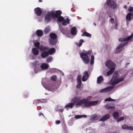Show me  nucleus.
Wrapping results in <instances>:
<instances>
[{"instance_id":"58","label":"nucleus","mask_w":133,"mask_h":133,"mask_svg":"<svg viewBox=\"0 0 133 133\" xmlns=\"http://www.w3.org/2000/svg\"><path fill=\"white\" fill-rule=\"evenodd\" d=\"M41 49H43L45 50L46 49V48L45 47H43L42 48H41Z\"/></svg>"},{"instance_id":"47","label":"nucleus","mask_w":133,"mask_h":133,"mask_svg":"<svg viewBox=\"0 0 133 133\" xmlns=\"http://www.w3.org/2000/svg\"><path fill=\"white\" fill-rule=\"evenodd\" d=\"M128 130H133V126H128Z\"/></svg>"},{"instance_id":"22","label":"nucleus","mask_w":133,"mask_h":133,"mask_svg":"<svg viewBox=\"0 0 133 133\" xmlns=\"http://www.w3.org/2000/svg\"><path fill=\"white\" fill-rule=\"evenodd\" d=\"M98 119L99 117L98 116L96 115H92L91 118V121L93 122H95L98 120Z\"/></svg>"},{"instance_id":"57","label":"nucleus","mask_w":133,"mask_h":133,"mask_svg":"<svg viewBox=\"0 0 133 133\" xmlns=\"http://www.w3.org/2000/svg\"><path fill=\"white\" fill-rule=\"evenodd\" d=\"M45 100H44V99L43 100V99H41L40 100L41 102H44L45 101H45Z\"/></svg>"},{"instance_id":"34","label":"nucleus","mask_w":133,"mask_h":133,"mask_svg":"<svg viewBox=\"0 0 133 133\" xmlns=\"http://www.w3.org/2000/svg\"><path fill=\"white\" fill-rule=\"evenodd\" d=\"M105 101H115V99H113L110 98V97L108 98L105 99L104 100Z\"/></svg>"},{"instance_id":"23","label":"nucleus","mask_w":133,"mask_h":133,"mask_svg":"<svg viewBox=\"0 0 133 133\" xmlns=\"http://www.w3.org/2000/svg\"><path fill=\"white\" fill-rule=\"evenodd\" d=\"M49 55V53L48 52L44 51L41 53V55L42 58H44L47 57Z\"/></svg>"},{"instance_id":"16","label":"nucleus","mask_w":133,"mask_h":133,"mask_svg":"<svg viewBox=\"0 0 133 133\" xmlns=\"http://www.w3.org/2000/svg\"><path fill=\"white\" fill-rule=\"evenodd\" d=\"M70 32L71 34L72 35H76L77 33L76 28L75 27L72 28L71 29Z\"/></svg>"},{"instance_id":"17","label":"nucleus","mask_w":133,"mask_h":133,"mask_svg":"<svg viewBox=\"0 0 133 133\" xmlns=\"http://www.w3.org/2000/svg\"><path fill=\"white\" fill-rule=\"evenodd\" d=\"M110 117V115L109 114H106L102 118L99 120V121H104L109 118Z\"/></svg>"},{"instance_id":"44","label":"nucleus","mask_w":133,"mask_h":133,"mask_svg":"<svg viewBox=\"0 0 133 133\" xmlns=\"http://www.w3.org/2000/svg\"><path fill=\"white\" fill-rule=\"evenodd\" d=\"M40 45V43L39 42H36L35 43V47L38 48L39 46Z\"/></svg>"},{"instance_id":"19","label":"nucleus","mask_w":133,"mask_h":133,"mask_svg":"<svg viewBox=\"0 0 133 133\" xmlns=\"http://www.w3.org/2000/svg\"><path fill=\"white\" fill-rule=\"evenodd\" d=\"M70 23V20L68 18H66L65 20H64L62 22V24L64 26H66Z\"/></svg>"},{"instance_id":"4","label":"nucleus","mask_w":133,"mask_h":133,"mask_svg":"<svg viewBox=\"0 0 133 133\" xmlns=\"http://www.w3.org/2000/svg\"><path fill=\"white\" fill-rule=\"evenodd\" d=\"M106 66L108 68H111V69L107 73L106 76H109L111 75L115 70V65L111 61L108 60L105 63Z\"/></svg>"},{"instance_id":"61","label":"nucleus","mask_w":133,"mask_h":133,"mask_svg":"<svg viewBox=\"0 0 133 133\" xmlns=\"http://www.w3.org/2000/svg\"><path fill=\"white\" fill-rule=\"evenodd\" d=\"M60 111H61V112H62L63 111V110H60Z\"/></svg>"},{"instance_id":"35","label":"nucleus","mask_w":133,"mask_h":133,"mask_svg":"<svg viewBox=\"0 0 133 133\" xmlns=\"http://www.w3.org/2000/svg\"><path fill=\"white\" fill-rule=\"evenodd\" d=\"M82 61L84 63L87 64L89 62V59H82Z\"/></svg>"},{"instance_id":"11","label":"nucleus","mask_w":133,"mask_h":133,"mask_svg":"<svg viewBox=\"0 0 133 133\" xmlns=\"http://www.w3.org/2000/svg\"><path fill=\"white\" fill-rule=\"evenodd\" d=\"M34 11L35 14L38 16H40L42 13V11L41 8L39 7L35 8Z\"/></svg>"},{"instance_id":"62","label":"nucleus","mask_w":133,"mask_h":133,"mask_svg":"<svg viewBox=\"0 0 133 133\" xmlns=\"http://www.w3.org/2000/svg\"><path fill=\"white\" fill-rule=\"evenodd\" d=\"M94 24L95 25V26H96V24H95V23H94Z\"/></svg>"},{"instance_id":"54","label":"nucleus","mask_w":133,"mask_h":133,"mask_svg":"<svg viewBox=\"0 0 133 133\" xmlns=\"http://www.w3.org/2000/svg\"><path fill=\"white\" fill-rule=\"evenodd\" d=\"M39 116H41V115H42L43 116V115L42 113H39Z\"/></svg>"},{"instance_id":"14","label":"nucleus","mask_w":133,"mask_h":133,"mask_svg":"<svg viewBox=\"0 0 133 133\" xmlns=\"http://www.w3.org/2000/svg\"><path fill=\"white\" fill-rule=\"evenodd\" d=\"M84 76L82 78L83 81H86L88 78V72L87 71H85L83 73Z\"/></svg>"},{"instance_id":"10","label":"nucleus","mask_w":133,"mask_h":133,"mask_svg":"<svg viewBox=\"0 0 133 133\" xmlns=\"http://www.w3.org/2000/svg\"><path fill=\"white\" fill-rule=\"evenodd\" d=\"M114 87L113 86L107 87L101 90L99 92L101 93L105 92L111 91Z\"/></svg>"},{"instance_id":"63","label":"nucleus","mask_w":133,"mask_h":133,"mask_svg":"<svg viewBox=\"0 0 133 133\" xmlns=\"http://www.w3.org/2000/svg\"><path fill=\"white\" fill-rule=\"evenodd\" d=\"M129 64V63H127V64H126V65H128Z\"/></svg>"},{"instance_id":"51","label":"nucleus","mask_w":133,"mask_h":133,"mask_svg":"<svg viewBox=\"0 0 133 133\" xmlns=\"http://www.w3.org/2000/svg\"><path fill=\"white\" fill-rule=\"evenodd\" d=\"M94 59H91V61L90 64H92L94 63Z\"/></svg>"},{"instance_id":"37","label":"nucleus","mask_w":133,"mask_h":133,"mask_svg":"<svg viewBox=\"0 0 133 133\" xmlns=\"http://www.w3.org/2000/svg\"><path fill=\"white\" fill-rule=\"evenodd\" d=\"M133 37V34H132L130 36H128L127 38H126V41H127L131 39Z\"/></svg>"},{"instance_id":"30","label":"nucleus","mask_w":133,"mask_h":133,"mask_svg":"<svg viewBox=\"0 0 133 133\" xmlns=\"http://www.w3.org/2000/svg\"><path fill=\"white\" fill-rule=\"evenodd\" d=\"M87 116L86 115H78L75 116V118L76 119L80 118L82 117H86Z\"/></svg>"},{"instance_id":"9","label":"nucleus","mask_w":133,"mask_h":133,"mask_svg":"<svg viewBox=\"0 0 133 133\" xmlns=\"http://www.w3.org/2000/svg\"><path fill=\"white\" fill-rule=\"evenodd\" d=\"M51 16L52 17L51 12L48 13L45 15L44 19L46 23L49 22L51 19Z\"/></svg>"},{"instance_id":"50","label":"nucleus","mask_w":133,"mask_h":133,"mask_svg":"<svg viewBox=\"0 0 133 133\" xmlns=\"http://www.w3.org/2000/svg\"><path fill=\"white\" fill-rule=\"evenodd\" d=\"M110 22L111 23L113 24L114 22V19L113 18H111L110 19Z\"/></svg>"},{"instance_id":"26","label":"nucleus","mask_w":133,"mask_h":133,"mask_svg":"<svg viewBox=\"0 0 133 133\" xmlns=\"http://www.w3.org/2000/svg\"><path fill=\"white\" fill-rule=\"evenodd\" d=\"M49 53V54L50 55L54 54L55 52V49L54 48H52L49 50L48 52Z\"/></svg>"},{"instance_id":"41","label":"nucleus","mask_w":133,"mask_h":133,"mask_svg":"<svg viewBox=\"0 0 133 133\" xmlns=\"http://www.w3.org/2000/svg\"><path fill=\"white\" fill-rule=\"evenodd\" d=\"M56 79V77L55 75H53L52 76L51 78V79L52 81H55Z\"/></svg>"},{"instance_id":"32","label":"nucleus","mask_w":133,"mask_h":133,"mask_svg":"<svg viewBox=\"0 0 133 133\" xmlns=\"http://www.w3.org/2000/svg\"><path fill=\"white\" fill-rule=\"evenodd\" d=\"M57 18L58 21L59 22H62L64 19V17L62 16H60Z\"/></svg>"},{"instance_id":"49","label":"nucleus","mask_w":133,"mask_h":133,"mask_svg":"<svg viewBox=\"0 0 133 133\" xmlns=\"http://www.w3.org/2000/svg\"><path fill=\"white\" fill-rule=\"evenodd\" d=\"M115 28L116 29H117V27L118 24H117V22L116 21H115Z\"/></svg>"},{"instance_id":"3","label":"nucleus","mask_w":133,"mask_h":133,"mask_svg":"<svg viewBox=\"0 0 133 133\" xmlns=\"http://www.w3.org/2000/svg\"><path fill=\"white\" fill-rule=\"evenodd\" d=\"M118 73L115 72L111 80L110 83L111 85H115L118 84L119 82L123 81L125 78L124 77H122L120 78H118Z\"/></svg>"},{"instance_id":"21","label":"nucleus","mask_w":133,"mask_h":133,"mask_svg":"<svg viewBox=\"0 0 133 133\" xmlns=\"http://www.w3.org/2000/svg\"><path fill=\"white\" fill-rule=\"evenodd\" d=\"M36 34L38 37H41L43 35V31L40 30H38L36 31Z\"/></svg>"},{"instance_id":"7","label":"nucleus","mask_w":133,"mask_h":133,"mask_svg":"<svg viewBox=\"0 0 133 133\" xmlns=\"http://www.w3.org/2000/svg\"><path fill=\"white\" fill-rule=\"evenodd\" d=\"M128 43V42L126 41L123 43L119 44L116 49L115 51L116 53H118L121 52L122 50L123 47L127 44Z\"/></svg>"},{"instance_id":"45","label":"nucleus","mask_w":133,"mask_h":133,"mask_svg":"<svg viewBox=\"0 0 133 133\" xmlns=\"http://www.w3.org/2000/svg\"><path fill=\"white\" fill-rule=\"evenodd\" d=\"M57 70V69H56V68H52L50 69V71L51 72H54L56 71Z\"/></svg>"},{"instance_id":"39","label":"nucleus","mask_w":133,"mask_h":133,"mask_svg":"<svg viewBox=\"0 0 133 133\" xmlns=\"http://www.w3.org/2000/svg\"><path fill=\"white\" fill-rule=\"evenodd\" d=\"M50 31V29L48 28H45L44 30V32L45 34H48Z\"/></svg>"},{"instance_id":"52","label":"nucleus","mask_w":133,"mask_h":133,"mask_svg":"<svg viewBox=\"0 0 133 133\" xmlns=\"http://www.w3.org/2000/svg\"><path fill=\"white\" fill-rule=\"evenodd\" d=\"M60 122L59 121H57L56 122V123L57 124L60 123Z\"/></svg>"},{"instance_id":"24","label":"nucleus","mask_w":133,"mask_h":133,"mask_svg":"<svg viewBox=\"0 0 133 133\" xmlns=\"http://www.w3.org/2000/svg\"><path fill=\"white\" fill-rule=\"evenodd\" d=\"M113 116L114 118L116 119H118L119 117V114L118 112L115 111L113 114Z\"/></svg>"},{"instance_id":"28","label":"nucleus","mask_w":133,"mask_h":133,"mask_svg":"<svg viewBox=\"0 0 133 133\" xmlns=\"http://www.w3.org/2000/svg\"><path fill=\"white\" fill-rule=\"evenodd\" d=\"M82 36H87L89 37H91V35L89 33L85 31L81 35Z\"/></svg>"},{"instance_id":"27","label":"nucleus","mask_w":133,"mask_h":133,"mask_svg":"<svg viewBox=\"0 0 133 133\" xmlns=\"http://www.w3.org/2000/svg\"><path fill=\"white\" fill-rule=\"evenodd\" d=\"M50 39H57V35L55 33H50Z\"/></svg>"},{"instance_id":"6","label":"nucleus","mask_w":133,"mask_h":133,"mask_svg":"<svg viewBox=\"0 0 133 133\" xmlns=\"http://www.w3.org/2000/svg\"><path fill=\"white\" fill-rule=\"evenodd\" d=\"M92 53V50H89L86 53L81 52L80 55L81 58H89Z\"/></svg>"},{"instance_id":"46","label":"nucleus","mask_w":133,"mask_h":133,"mask_svg":"<svg viewBox=\"0 0 133 133\" xmlns=\"http://www.w3.org/2000/svg\"><path fill=\"white\" fill-rule=\"evenodd\" d=\"M128 10L130 12L133 11V8L132 7H130L128 9Z\"/></svg>"},{"instance_id":"40","label":"nucleus","mask_w":133,"mask_h":133,"mask_svg":"<svg viewBox=\"0 0 133 133\" xmlns=\"http://www.w3.org/2000/svg\"><path fill=\"white\" fill-rule=\"evenodd\" d=\"M124 117H121L119 118H118V119H117V122H119L121 121H122L124 119Z\"/></svg>"},{"instance_id":"59","label":"nucleus","mask_w":133,"mask_h":133,"mask_svg":"<svg viewBox=\"0 0 133 133\" xmlns=\"http://www.w3.org/2000/svg\"><path fill=\"white\" fill-rule=\"evenodd\" d=\"M39 1L40 2H42V1L41 0H39Z\"/></svg>"},{"instance_id":"15","label":"nucleus","mask_w":133,"mask_h":133,"mask_svg":"<svg viewBox=\"0 0 133 133\" xmlns=\"http://www.w3.org/2000/svg\"><path fill=\"white\" fill-rule=\"evenodd\" d=\"M32 51L33 55L35 56H37L39 54V51L36 48H33L32 49Z\"/></svg>"},{"instance_id":"18","label":"nucleus","mask_w":133,"mask_h":133,"mask_svg":"<svg viewBox=\"0 0 133 133\" xmlns=\"http://www.w3.org/2000/svg\"><path fill=\"white\" fill-rule=\"evenodd\" d=\"M34 65H35V67L34 69L35 72L36 73H37L38 71H40L41 70L39 68L38 66H39V64H37V63H35Z\"/></svg>"},{"instance_id":"2","label":"nucleus","mask_w":133,"mask_h":133,"mask_svg":"<svg viewBox=\"0 0 133 133\" xmlns=\"http://www.w3.org/2000/svg\"><path fill=\"white\" fill-rule=\"evenodd\" d=\"M42 83L44 88L49 91H54L57 88L55 86V84L52 82L46 77L42 79Z\"/></svg>"},{"instance_id":"31","label":"nucleus","mask_w":133,"mask_h":133,"mask_svg":"<svg viewBox=\"0 0 133 133\" xmlns=\"http://www.w3.org/2000/svg\"><path fill=\"white\" fill-rule=\"evenodd\" d=\"M84 42V40L83 39H81L80 40L79 43H76V44L77 46L80 47L82 45V43Z\"/></svg>"},{"instance_id":"25","label":"nucleus","mask_w":133,"mask_h":133,"mask_svg":"<svg viewBox=\"0 0 133 133\" xmlns=\"http://www.w3.org/2000/svg\"><path fill=\"white\" fill-rule=\"evenodd\" d=\"M59 28L60 31L63 34H65L67 32L66 30L62 26L59 25Z\"/></svg>"},{"instance_id":"36","label":"nucleus","mask_w":133,"mask_h":133,"mask_svg":"<svg viewBox=\"0 0 133 133\" xmlns=\"http://www.w3.org/2000/svg\"><path fill=\"white\" fill-rule=\"evenodd\" d=\"M128 126L124 124L122 126V128L123 129H128Z\"/></svg>"},{"instance_id":"1","label":"nucleus","mask_w":133,"mask_h":133,"mask_svg":"<svg viewBox=\"0 0 133 133\" xmlns=\"http://www.w3.org/2000/svg\"><path fill=\"white\" fill-rule=\"evenodd\" d=\"M101 101V99L95 101H89L87 99H84L80 100V97H75L71 100V103L66 104L65 106V108L66 109L68 108H72L75 104L77 106L83 104L85 107H91L98 105L100 103Z\"/></svg>"},{"instance_id":"42","label":"nucleus","mask_w":133,"mask_h":133,"mask_svg":"<svg viewBox=\"0 0 133 133\" xmlns=\"http://www.w3.org/2000/svg\"><path fill=\"white\" fill-rule=\"evenodd\" d=\"M78 84H77L76 87L78 89H79L81 86L82 82H77Z\"/></svg>"},{"instance_id":"13","label":"nucleus","mask_w":133,"mask_h":133,"mask_svg":"<svg viewBox=\"0 0 133 133\" xmlns=\"http://www.w3.org/2000/svg\"><path fill=\"white\" fill-rule=\"evenodd\" d=\"M49 66V65L46 63H43L40 66V67L41 69L43 70L47 69Z\"/></svg>"},{"instance_id":"12","label":"nucleus","mask_w":133,"mask_h":133,"mask_svg":"<svg viewBox=\"0 0 133 133\" xmlns=\"http://www.w3.org/2000/svg\"><path fill=\"white\" fill-rule=\"evenodd\" d=\"M127 22L130 21L133 18V14L129 12L127 14L126 17Z\"/></svg>"},{"instance_id":"29","label":"nucleus","mask_w":133,"mask_h":133,"mask_svg":"<svg viewBox=\"0 0 133 133\" xmlns=\"http://www.w3.org/2000/svg\"><path fill=\"white\" fill-rule=\"evenodd\" d=\"M103 78L101 76H100L97 78V82L98 84L100 83L103 81Z\"/></svg>"},{"instance_id":"60","label":"nucleus","mask_w":133,"mask_h":133,"mask_svg":"<svg viewBox=\"0 0 133 133\" xmlns=\"http://www.w3.org/2000/svg\"><path fill=\"white\" fill-rule=\"evenodd\" d=\"M48 58H52V57H48Z\"/></svg>"},{"instance_id":"43","label":"nucleus","mask_w":133,"mask_h":133,"mask_svg":"<svg viewBox=\"0 0 133 133\" xmlns=\"http://www.w3.org/2000/svg\"><path fill=\"white\" fill-rule=\"evenodd\" d=\"M119 41L120 42H122L124 41H126V39L124 38H121L119 39Z\"/></svg>"},{"instance_id":"20","label":"nucleus","mask_w":133,"mask_h":133,"mask_svg":"<svg viewBox=\"0 0 133 133\" xmlns=\"http://www.w3.org/2000/svg\"><path fill=\"white\" fill-rule=\"evenodd\" d=\"M49 42L50 45H55L57 42V39H49Z\"/></svg>"},{"instance_id":"38","label":"nucleus","mask_w":133,"mask_h":133,"mask_svg":"<svg viewBox=\"0 0 133 133\" xmlns=\"http://www.w3.org/2000/svg\"><path fill=\"white\" fill-rule=\"evenodd\" d=\"M81 75H78L77 76V82H81Z\"/></svg>"},{"instance_id":"56","label":"nucleus","mask_w":133,"mask_h":133,"mask_svg":"<svg viewBox=\"0 0 133 133\" xmlns=\"http://www.w3.org/2000/svg\"><path fill=\"white\" fill-rule=\"evenodd\" d=\"M108 15L109 16L110 18H111L112 17L111 15L109 13V14H108Z\"/></svg>"},{"instance_id":"33","label":"nucleus","mask_w":133,"mask_h":133,"mask_svg":"<svg viewBox=\"0 0 133 133\" xmlns=\"http://www.w3.org/2000/svg\"><path fill=\"white\" fill-rule=\"evenodd\" d=\"M105 108L107 109H111L114 108V106H112L110 104H107L105 106Z\"/></svg>"},{"instance_id":"48","label":"nucleus","mask_w":133,"mask_h":133,"mask_svg":"<svg viewBox=\"0 0 133 133\" xmlns=\"http://www.w3.org/2000/svg\"><path fill=\"white\" fill-rule=\"evenodd\" d=\"M52 61V59H47L46 61L48 63H49L51 62Z\"/></svg>"},{"instance_id":"53","label":"nucleus","mask_w":133,"mask_h":133,"mask_svg":"<svg viewBox=\"0 0 133 133\" xmlns=\"http://www.w3.org/2000/svg\"><path fill=\"white\" fill-rule=\"evenodd\" d=\"M92 54V53L91 54V58H94V56L93 55H91V54Z\"/></svg>"},{"instance_id":"5","label":"nucleus","mask_w":133,"mask_h":133,"mask_svg":"<svg viewBox=\"0 0 133 133\" xmlns=\"http://www.w3.org/2000/svg\"><path fill=\"white\" fill-rule=\"evenodd\" d=\"M106 3L109 7L113 9L117 7V4L114 1L112 0H107Z\"/></svg>"},{"instance_id":"8","label":"nucleus","mask_w":133,"mask_h":133,"mask_svg":"<svg viewBox=\"0 0 133 133\" xmlns=\"http://www.w3.org/2000/svg\"><path fill=\"white\" fill-rule=\"evenodd\" d=\"M51 12L52 17L53 18H57L61 16L62 13V11L60 10H57L55 12L54 11H51Z\"/></svg>"},{"instance_id":"55","label":"nucleus","mask_w":133,"mask_h":133,"mask_svg":"<svg viewBox=\"0 0 133 133\" xmlns=\"http://www.w3.org/2000/svg\"><path fill=\"white\" fill-rule=\"evenodd\" d=\"M124 8H125V9H126L127 8V6L126 5H124Z\"/></svg>"}]
</instances>
